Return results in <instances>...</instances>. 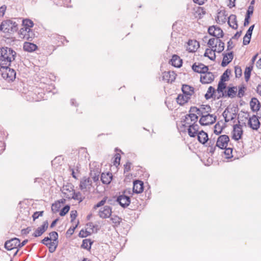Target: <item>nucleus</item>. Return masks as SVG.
Wrapping results in <instances>:
<instances>
[{"label":"nucleus","instance_id":"obj_7","mask_svg":"<svg viewBox=\"0 0 261 261\" xmlns=\"http://www.w3.org/2000/svg\"><path fill=\"white\" fill-rule=\"evenodd\" d=\"M229 141V138L227 135H223L220 136L217 141L216 146L223 149L226 148Z\"/></svg>","mask_w":261,"mask_h":261},{"label":"nucleus","instance_id":"obj_22","mask_svg":"<svg viewBox=\"0 0 261 261\" xmlns=\"http://www.w3.org/2000/svg\"><path fill=\"white\" fill-rule=\"evenodd\" d=\"M199 47V42L196 40H190L188 43L187 50L190 53L195 52Z\"/></svg>","mask_w":261,"mask_h":261},{"label":"nucleus","instance_id":"obj_9","mask_svg":"<svg viewBox=\"0 0 261 261\" xmlns=\"http://www.w3.org/2000/svg\"><path fill=\"white\" fill-rule=\"evenodd\" d=\"M258 116L253 115L248 119V124L250 128L253 130H257L260 125V123L258 120Z\"/></svg>","mask_w":261,"mask_h":261},{"label":"nucleus","instance_id":"obj_61","mask_svg":"<svg viewBox=\"0 0 261 261\" xmlns=\"http://www.w3.org/2000/svg\"><path fill=\"white\" fill-rule=\"evenodd\" d=\"M43 211L35 212L32 216L33 218V220H35L36 219H38L39 217L42 216L43 215Z\"/></svg>","mask_w":261,"mask_h":261},{"label":"nucleus","instance_id":"obj_45","mask_svg":"<svg viewBox=\"0 0 261 261\" xmlns=\"http://www.w3.org/2000/svg\"><path fill=\"white\" fill-rule=\"evenodd\" d=\"M230 70L227 69L221 76L220 80L227 81L229 79V74H230Z\"/></svg>","mask_w":261,"mask_h":261},{"label":"nucleus","instance_id":"obj_13","mask_svg":"<svg viewBox=\"0 0 261 261\" xmlns=\"http://www.w3.org/2000/svg\"><path fill=\"white\" fill-rule=\"evenodd\" d=\"M19 239L14 238L7 241L5 243V248L8 250H11L15 248H18Z\"/></svg>","mask_w":261,"mask_h":261},{"label":"nucleus","instance_id":"obj_37","mask_svg":"<svg viewBox=\"0 0 261 261\" xmlns=\"http://www.w3.org/2000/svg\"><path fill=\"white\" fill-rule=\"evenodd\" d=\"M93 243L90 239H84L83 240L81 248L90 250Z\"/></svg>","mask_w":261,"mask_h":261},{"label":"nucleus","instance_id":"obj_28","mask_svg":"<svg viewBox=\"0 0 261 261\" xmlns=\"http://www.w3.org/2000/svg\"><path fill=\"white\" fill-rule=\"evenodd\" d=\"M171 65L175 67H180L182 65V61L180 58L176 55L172 56V59L170 61Z\"/></svg>","mask_w":261,"mask_h":261},{"label":"nucleus","instance_id":"obj_29","mask_svg":"<svg viewBox=\"0 0 261 261\" xmlns=\"http://www.w3.org/2000/svg\"><path fill=\"white\" fill-rule=\"evenodd\" d=\"M23 48L24 51L32 52L37 49V46L34 43L25 42L23 44Z\"/></svg>","mask_w":261,"mask_h":261},{"label":"nucleus","instance_id":"obj_51","mask_svg":"<svg viewBox=\"0 0 261 261\" xmlns=\"http://www.w3.org/2000/svg\"><path fill=\"white\" fill-rule=\"evenodd\" d=\"M215 48H216V51L218 53H221L224 49V43L220 40L217 44V47Z\"/></svg>","mask_w":261,"mask_h":261},{"label":"nucleus","instance_id":"obj_23","mask_svg":"<svg viewBox=\"0 0 261 261\" xmlns=\"http://www.w3.org/2000/svg\"><path fill=\"white\" fill-rule=\"evenodd\" d=\"M250 106L253 112H257L259 110L260 103L256 98L253 97L250 102Z\"/></svg>","mask_w":261,"mask_h":261},{"label":"nucleus","instance_id":"obj_2","mask_svg":"<svg viewBox=\"0 0 261 261\" xmlns=\"http://www.w3.org/2000/svg\"><path fill=\"white\" fill-rule=\"evenodd\" d=\"M0 30L4 33L16 32L18 30L17 24L11 20L3 21L1 24Z\"/></svg>","mask_w":261,"mask_h":261},{"label":"nucleus","instance_id":"obj_62","mask_svg":"<svg viewBox=\"0 0 261 261\" xmlns=\"http://www.w3.org/2000/svg\"><path fill=\"white\" fill-rule=\"evenodd\" d=\"M24 35L23 37L27 38L28 40L32 41V39L34 38L35 34H20Z\"/></svg>","mask_w":261,"mask_h":261},{"label":"nucleus","instance_id":"obj_1","mask_svg":"<svg viewBox=\"0 0 261 261\" xmlns=\"http://www.w3.org/2000/svg\"><path fill=\"white\" fill-rule=\"evenodd\" d=\"M16 56V53L11 48H0V64L10 66L12 61L15 60Z\"/></svg>","mask_w":261,"mask_h":261},{"label":"nucleus","instance_id":"obj_19","mask_svg":"<svg viewBox=\"0 0 261 261\" xmlns=\"http://www.w3.org/2000/svg\"><path fill=\"white\" fill-rule=\"evenodd\" d=\"M193 14L195 18L200 19L205 14V11L203 7L195 6L193 9Z\"/></svg>","mask_w":261,"mask_h":261},{"label":"nucleus","instance_id":"obj_30","mask_svg":"<svg viewBox=\"0 0 261 261\" xmlns=\"http://www.w3.org/2000/svg\"><path fill=\"white\" fill-rule=\"evenodd\" d=\"M228 23L230 27L234 30L238 28L237 17L235 15L231 14L228 17Z\"/></svg>","mask_w":261,"mask_h":261},{"label":"nucleus","instance_id":"obj_50","mask_svg":"<svg viewBox=\"0 0 261 261\" xmlns=\"http://www.w3.org/2000/svg\"><path fill=\"white\" fill-rule=\"evenodd\" d=\"M92 232L88 231L87 230H84L82 229L79 233V237L82 238H86L91 234Z\"/></svg>","mask_w":261,"mask_h":261},{"label":"nucleus","instance_id":"obj_43","mask_svg":"<svg viewBox=\"0 0 261 261\" xmlns=\"http://www.w3.org/2000/svg\"><path fill=\"white\" fill-rule=\"evenodd\" d=\"M225 81L220 80L219 82L217 91L218 93L222 92L226 88V84L224 83Z\"/></svg>","mask_w":261,"mask_h":261},{"label":"nucleus","instance_id":"obj_46","mask_svg":"<svg viewBox=\"0 0 261 261\" xmlns=\"http://www.w3.org/2000/svg\"><path fill=\"white\" fill-rule=\"evenodd\" d=\"M214 132L215 134L218 135L220 134L223 129V126L220 125L219 122H217L214 126Z\"/></svg>","mask_w":261,"mask_h":261},{"label":"nucleus","instance_id":"obj_21","mask_svg":"<svg viewBox=\"0 0 261 261\" xmlns=\"http://www.w3.org/2000/svg\"><path fill=\"white\" fill-rule=\"evenodd\" d=\"M227 14L225 10H220L218 12L216 21L218 23H224L227 20Z\"/></svg>","mask_w":261,"mask_h":261},{"label":"nucleus","instance_id":"obj_16","mask_svg":"<svg viewBox=\"0 0 261 261\" xmlns=\"http://www.w3.org/2000/svg\"><path fill=\"white\" fill-rule=\"evenodd\" d=\"M192 69L197 73H199L201 74H203L206 73L208 70V66L204 65L202 63H198V65H196V63H194L192 66Z\"/></svg>","mask_w":261,"mask_h":261},{"label":"nucleus","instance_id":"obj_42","mask_svg":"<svg viewBox=\"0 0 261 261\" xmlns=\"http://www.w3.org/2000/svg\"><path fill=\"white\" fill-rule=\"evenodd\" d=\"M253 67L252 66H249L246 67L245 70L244 72V76H245V79L246 82H247L250 77L251 75V72L252 70Z\"/></svg>","mask_w":261,"mask_h":261},{"label":"nucleus","instance_id":"obj_26","mask_svg":"<svg viewBox=\"0 0 261 261\" xmlns=\"http://www.w3.org/2000/svg\"><path fill=\"white\" fill-rule=\"evenodd\" d=\"M100 173V170L98 167L92 168L90 167V176L94 181L96 182L99 180V176Z\"/></svg>","mask_w":261,"mask_h":261},{"label":"nucleus","instance_id":"obj_44","mask_svg":"<svg viewBox=\"0 0 261 261\" xmlns=\"http://www.w3.org/2000/svg\"><path fill=\"white\" fill-rule=\"evenodd\" d=\"M58 243L55 242H50L48 244V250L49 252H54L58 246Z\"/></svg>","mask_w":261,"mask_h":261},{"label":"nucleus","instance_id":"obj_24","mask_svg":"<svg viewBox=\"0 0 261 261\" xmlns=\"http://www.w3.org/2000/svg\"><path fill=\"white\" fill-rule=\"evenodd\" d=\"M196 136L198 141L202 144H204L208 140L207 134L203 130L200 131Z\"/></svg>","mask_w":261,"mask_h":261},{"label":"nucleus","instance_id":"obj_3","mask_svg":"<svg viewBox=\"0 0 261 261\" xmlns=\"http://www.w3.org/2000/svg\"><path fill=\"white\" fill-rule=\"evenodd\" d=\"M10 66H2L0 70L2 77L8 81H13L16 78V72L9 67Z\"/></svg>","mask_w":261,"mask_h":261},{"label":"nucleus","instance_id":"obj_12","mask_svg":"<svg viewBox=\"0 0 261 261\" xmlns=\"http://www.w3.org/2000/svg\"><path fill=\"white\" fill-rule=\"evenodd\" d=\"M214 74L207 71L206 73H203V75H201L200 82L203 84H209L214 80Z\"/></svg>","mask_w":261,"mask_h":261},{"label":"nucleus","instance_id":"obj_32","mask_svg":"<svg viewBox=\"0 0 261 261\" xmlns=\"http://www.w3.org/2000/svg\"><path fill=\"white\" fill-rule=\"evenodd\" d=\"M73 190V187L72 185L64 186L61 189L62 193L64 194V197L66 198L67 196L70 195L71 193H72Z\"/></svg>","mask_w":261,"mask_h":261},{"label":"nucleus","instance_id":"obj_35","mask_svg":"<svg viewBox=\"0 0 261 261\" xmlns=\"http://www.w3.org/2000/svg\"><path fill=\"white\" fill-rule=\"evenodd\" d=\"M190 98V97L188 95L179 94L176 98V101L179 105L182 106L187 102Z\"/></svg>","mask_w":261,"mask_h":261},{"label":"nucleus","instance_id":"obj_52","mask_svg":"<svg viewBox=\"0 0 261 261\" xmlns=\"http://www.w3.org/2000/svg\"><path fill=\"white\" fill-rule=\"evenodd\" d=\"M51 239L53 238V242L58 243V233L56 231H52L49 234Z\"/></svg>","mask_w":261,"mask_h":261},{"label":"nucleus","instance_id":"obj_4","mask_svg":"<svg viewBox=\"0 0 261 261\" xmlns=\"http://www.w3.org/2000/svg\"><path fill=\"white\" fill-rule=\"evenodd\" d=\"M126 193H130V189L128 190V192L127 191V190H124L122 194L117 197L116 200V201L123 208L127 207L130 203V197L126 195Z\"/></svg>","mask_w":261,"mask_h":261},{"label":"nucleus","instance_id":"obj_31","mask_svg":"<svg viewBox=\"0 0 261 261\" xmlns=\"http://www.w3.org/2000/svg\"><path fill=\"white\" fill-rule=\"evenodd\" d=\"M67 198L79 200V203L81 202L84 199V198L82 197V194L80 192H75L74 190L72 193L67 196Z\"/></svg>","mask_w":261,"mask_h":261},{"label":"nucleus","instance_id":"obj_14","mask_svg":"<svg viewBox=\"0 0 261 261\" xmlns=\"http://www.w3.org/2000/svg\"><path fill=\"white\" fill-rule=\"evenodd\" d=\"M112 213V208L110 206L105 205L102 210H99L98 215L101 218L106 219L110 217Z\"/></svg>","mask_w":261,"mask_h":261},{"label":"nucleus","instance_id":"obj_20","mask_svg":"<svg viewBox=\"0 0 261 261\" xmlns=\"http://www.w3.org/2000/svg\"><path fill=\"white\" fill-rule=\"evenodd\" d=\"M223 58L221 63L222 67L226 66L233 59V54L232 51L227 54H223Z\"/></svg>","mask_w":261,"mask_h":261},{"label":"nucleus","instance_id":"obj_56","mask_svg":"<svg viewBox=\"0 0 261 261\" xmlns=\"http://www.w3.org/2000/svg\"><path fill=\"white\" fill-rule=\"evenodd\" d=\"M225 149L224 153L226 155V158L229 159L232 157V149L231 148H224Z\"/></svg>","mask_w":261,"mask_h":261},{"label":"nucleus","instance_id":"obj_18","mask_svg":"<svg viewBox=\"0 0 261 261\" xmlns=\"http://www.w3.org/2000/svg\"><path fill=\"white\" fill-rule=\"evenodd\" d=\"M133 191L134 193L139 194L143 192L144 189V183L139 180H136L133 182Z\"/></svg>","mask_w":261,"mask_h":261},{"label":"nucleus","instance_id":"obj_11","mask_svg":"<svg viewBox=\"0 0 261 261\" xmlns=\"http://www.w3.org/2000/svg\"><path fill=\"white\" fill-rule=\"evenodd\" d=\"M233 136L232 138L238 141L240 139L243 135V129L242 126L240 124H237L233 125Z\"/></svg>","mask_w":261,"mask_h":261},{"label":"nucleus","instance_id":"obj_53","mask_svg":"<svg viewBox=\"0 0 261 261\" xmlns=\"http://www.w3.org/2000/svg\"><path fill=\"white\" fill-rule=\"evenodd\" d=\"M69 210H70V206L69 205H66L60 211V215L61 216H65L69 212Z\"/></svg>","mask_w":261,"mask_h":261},{"label":"nucleus","instance_id":"obj_64","mask_svg":"<svg viewBox=\"0 0 261 261\" xmlns=\"http://www.w3.org/2000/svg\"><path fill=\"white\" fill-rule=\"evenodd\" d=\"M131 163L129 162H127L124 165V172H128L130 170Z\"/></svg>","mask_w":261,"mask_h":261},{"label":"nucleus","instance_id":"obj_55","mask_svg":"<svg viewBox=\"0 0 261 261\" xmlns=\"http://www.w3.org/2000/svg\"><path fill=\"white\" fill-rule=\"evenodd\" d=\"M234 72L236 74V77L239 78L242 75V69L241 67L237 66L234 68Z\"/></svg>","mask_w":261,"mask_h":261},{"label":"nucleus","instance_id":"obj_10","mask_svg":"<svg viewBox=\"0 0 261 261\" xmlns=\"http://www.w3.org/2000/svg\"><path fill=\"white\" fill-rule=\"evenodd\" d=\"M92 186V181L89 178L84 177L81 179L80 185V188L82 191L86 192L90 190Z\"/></svg>","mask_w":261,"mask_h":261},{"label":"nucleus","instance_id":"obj_38","mask_svg":"<svg viewBox=\"0 0 261 261\" xmlns=\"http://www.w3.org/2000/svg\"><path fill=\"white\" fill-rule=\"evenodd\" d=\"M111 220L113 223V226L114 227H117L120 225V223L122 221V219L119 216L116 215H112V217H111Z\"/></svg>","mask_w":261,"mask_h":261},{"label":"nucleus","instance_id":"obj_58","mask_svg":"<svg viewBox=\"0 0 261 261\" xmlns=\"http://www.w3.org/2000/svg\"><path fill=\"white\" fill-rule=\"evenodd\" d=\"M202 111H204L205 113H208L211 111V108L209 105H202L200 108Z\"/></svg>","mask_w":261,"mask_h":261},{"label":"nucleus","instance_id":"obj_63","mask_svg":"<svg viewBox=\"0 0 261 261\" xmlns=\"http://www.w3.org/2000/svg\"><path fill=\"white\" fill-rule=\"evenodd\" d=\"M78 223L75 226H73V227H70L66 231V234L69 235H72L73 233L74 230L77 227Z\"/></svg>","mask_w":261,"mask_h":261},{"label":"nucleus","instance_id":"obj_57","mask_svg":"<svg viewBox=\"0 0 261 261\" xmlns=\"http://www.w3.org/2000/svg\"><path fill=\"white\" fill-rule=\"evenodd\" d=\"M245 89L246 88L244 86L239 87L238 94L237 95L238 97L241 98L244 96Z\"/></svg>","mask_w":261,"mask_h":261},{"label":"nucleus","instance_id":"obj_40","mask_svg":"<svg viewBox=\"0 0 261 261\" xmlns=\"http://www.w3.org/2000/svg\"><path fill=\"white\" fill-rule=\"evenodd\" d=\"M215 92V88L214 87H213L212 86L209 87L206 93L204 95L205 99H209L211 98H213Z\"/></svg>","mask_w":261,"mask_h":261},{"label":"nucleus","instance_id":"obj_27","mask_svg":"<svg viewBox=\"0 0 261 261\" xmlns=\"http://www.w3.org/2000/svg\"><path fill=\"white\" fill-rule=\"evenodd\" d=\"M22 25L23 26V28H22L21 30L27 31V30H29L27 33H30L31 30L30 28L33 27L34 23L29 19H25L22 21Z\"/></svg>","mask_w":261,"mask_h":261},{"label":"nucleus","instance_id":"obj_48","mask_svg":"<svg viewBox=\"0 0 261 261\" xmlns=\"http://www.w3.org/2000/svg\"><path fill=\"white\" fill-rule=\"evenodd\" d=\"M108 199V197L105 196L103 197V198L99 202H98L96 204H95L94 207H93V208L94 210H96L97 209L98 207H99L101 206H103L104 205V204L107 203V200Z\"/></svg>","mask_w":261,"mask_h":261},{"label":"nucleus","instance_id":"obj_39","mask_svg":"<svg viewBox=\"0 0 261 261\" xmlns=\"http://www.w3.org/2000/svg\"><path fill=\"white\" fill-rule=\"evenodd\" d=\"M237 93V87H228L227 90V95L229 97H234Z\"/></svg>","mask_w":261,"mask_h":261},{"label":"nucleus","instance_id":"obj_33","mask_svg":"<svg viewBox=\"0 0 261 261\" xmlns=\"http://www.w3.org/2000/svg\"><path fill=\"white\" fill-rule=\"evenodd\" d=\"M181 90L184 94L191 96L194 93V88L188 85H183Z\"/></svg>","mask_w":261,"mask_h":261},{"label":"nucleus","instance_id":"obj_41","mask_svg":"<svg viewBox=\"0 0 261 261\" xmlns=\"http://www.w3.org/2000/svg\"><path fill=\"white\" fill-rule=\"evenodd\" d=\"M189 112L193 113H196L197 115H198L200 116H202V115H203V114L205 113L204 111H202L200 109L197 108L196 107H191Z\"/></svg>","mask_w":261,"mask_h":261},{"label":"nucleus","instance_id":"obj_15","mask_svg":"<svg viewBox=\"0 0 261 261\" xmlns=\"http://www.w3.org/2000/svg\"><path fill=\"white\" fill-rule=\"evenodd\" d=\"M48 226V223L47 221H45L43 224L38 227L33 234L34 237H38L41 236L47 229Z\"/></svg>","mask_w":261,"mask_h":261},{"label":"nucleus","instance_id":"obj_17","mask_svg":"<svg viewBox=\"0 0 261 261\" xmlns=\"http://www.w3.org/2000/svg\"><path fill=\"white\" fill-rule=\"evenodd\" d=\"M176 74L174 71H168L163 73V80L168 83H172L176 79Z\"/></svg>","mask_w":261,"mask_h":261},{"label":"nucleus","instance_id":"obj_5","mask_svg":"<svg viewBox=\"0 0 261 261\" xmlns=\"http://www.w3.org/2000/svg\"><path fill=\"white\" fill-rule=\"evenodd\" d=\"M185 127L188 126V133L190 137H195L200 132L199 131V126L197 123H191L186 121L184 124Z\"/></svg>","mask_w":261,"mask_h":261},{"label":"nucleus","instance_id":"obj_6","mask_svg":"<svg viewBox=\"0 0 261 261\" xmlns=\"http://www.w3.org/2000/svg\"><path fill=\"white\" fill-rule=\"evenodd\" d=\"M216 120V116L214 117L213 115L208 113L207 114H203V115H202L199 120V123L203 126L208 125L214 123Z\"/></svg>","mask_w":261,"mask_h":261},{"label":"nucleus","instance_id":"obj_49","mask_svg":"<svg viewBox=\"0 0 261 261\" xmlns=\"http://www.w3.org/2000/svg\"><path fill=\"white\" fill-rule=\"evenodd\" d=\"M215 31H219V33H223V31L219 27L215 25L210 27L207 30V33H215Z\"/></svg>","mask_w":261,"mask_h":261},{"label":"nucleus","instance_id":"obj_47","mask_svg":"<svg viewBox=\"0 0 261 261\" xmlns=\"http://www.w3.org/2000/svg\"><path fill=\"white\" fill-rule=\"evenodd\" d=\"M61 202L59 201L53 203L51 206V210L54 212H57L59 211V209L61 207Z\"/></svg>","mask_w":261,"mask_h":261},{"label":"nucleus","instance_id":"obj_36","mask_svg":"<svg viewBox=\"0 0 261 261\" xmlns=\"http://www.w3.org/2000/svg\"><path fill=\"white\" fill-rule=\"evenodd\" d=\"M186 119L184 121L185 123H186V121L192 123H196L197 119L198 118L197 115L193 113H190L189 114L187 115L186 116Z\"/></svg>","mask_w":261,"mask_h":261},{"label":"nucleus","instance_id":"obj_25","mask_svg":"<svg viewBox=\"0 0 261 261\" xmlns=\"http://www.w3.org/2000/svg\"><path fill=\"white\" fill-rule=\"evenodd\" d=\"M112 177L113 175L111 173H102L100 176V179L103 184L108 185L111 182Z\"/></svg>","mask_w":261,"mask_h":261},{"label":"nucleus","instance_id":"obj_8","mask_svg":"<svg viewBox=\"0 0 261 261\" xmlns=\"http://www.w3.org/2000/svg\"><path fill=\"white\" fill-rule=\"evenodd\" d=\"M211 35L215 37L216 38H212L209 39L207 44L210 47L214 48L217 47V44L220 41V38L224 37V34H210Z\"/></svg>","mask_w":261,"mask_h":261},{"label":"nucleus","instance_id":"obj_59","mask_svg":"<svg viewBox=\"0 0 261 261\" xmlns=\"http://www.w3.org/2000/svg\"><path fill=\"white\" fill-rule=\"evenodd\" d=\"M121 159V156L119 153H117L115 155V160L114 161V165L117 166L119 165Z\"/></svg>","mask_w":261,"mask_h":261},{"label":"nucleus","instance_id":"obj_60","mask_svg":"<svg viewBox=\"0 0 261 261\" xmlns=\"http://www.w3.org/2000/svg\"><path fill=\"white\" fill-rule=\"evenodd\" d=\"M253 10H254L253 6L250 5L248 8V10L247 11L246 16L250 17V16L252 15L253 13Z\"/></svg>","mask_w":261,"mask_h":261},{"label":"nucleus","instance_id":"obj_54","mask_svg":"<svg viewBox=\"0 0 261 261\" xmlns=\"http://www.w3.org/2000/svg\"><path fill=\"white\" fill-rule=\"evenodd\" d=\"M252 34H245L243 38V44L247 45L250 43Z\"/></svg>","mask_w":261,"mask_h":261},{"label":"nucleus","instance_id":"obj_34","mask_svg":"<svg viewBox=\"0 0 261 261\" xmlns=\"http://www.w3.org/2000/svg\"><path fill=\"white\" fill-rule=\"evenodd\" d=\"M215 51H216V48L213 49L207 48L204 54V57H208L211 60L214 61L216 58Z\"/></svg>","mask_w":261,"mask_h":261}]
</instances>
